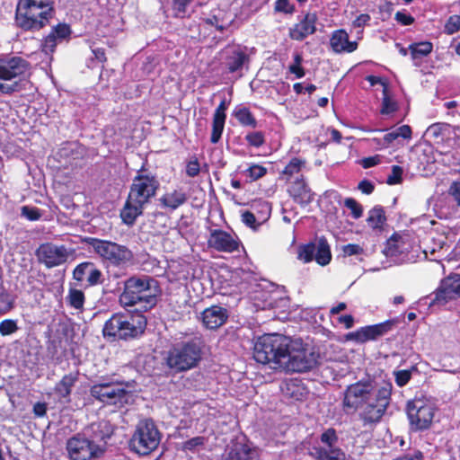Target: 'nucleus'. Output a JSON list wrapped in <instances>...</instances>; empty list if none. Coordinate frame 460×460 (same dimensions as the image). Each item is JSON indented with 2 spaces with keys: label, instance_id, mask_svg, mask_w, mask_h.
I'll list each match as a JSON object with an SVG mask.
<instances>
[{
  "label": "nucleus",
  "instance_id": "f257e3e1",
  "mask_svg": "<svg viewBox=\"0 0 460 460\" xmlns=\"http://www.w3.org/2000/svg\"><path fill=\"white\" fill-rule=\"evenodd\" d=\"M107 420L92 423L84 433H77L66 440V449L70 460H96L106 450V439L112 434Z\"/></svg>",
  "mask_w": 460,
  "mask_h": 460
},
{
  "label": "nucleus",
  "instance_id": "f03ea898",
  "mask_svg": "<svg viewBox=\"0 0 460 460\" xmlns=\"http://www.w3.org/2000/svg\"><path fill=\"white\" fill-rule=\"evenodd\" d=\"M159 183L155 177L137 175L133 180L127 201L120 212L122 221L132 226L143 214L145 206L155 195Z\"/></svg>",
  "mask_w": 460,
  "mask_h": 460
},
{
  "label": "nucleus",
  "instance_id": "7ed1b4c3",
  "mask_svg": "<svg viewBox=\"0 0 460 460\" xmlns=\"http://www.w3.org/2000/svg\"><path fill=\"white\" fill-rule=\"evenodd\" d=\"M54 13V0H19L15 21L26 31L45 27Z\"/></svg>",
  "mask_w": 460,
  "mask_h": 460
},
{
  "label": "nucleus",
  "instance_id": "20e7f679",
  "mask_svg": "<svg viewBox=\"0 0 460 460\" xmlns=\"http://www.w3.org/2000/svg\"><path fill=\"white\" fill-rule=\"evenodd\" d=\"M154 280L147 277H131L124 282V288L119 301L123 307L139 305L141 309L152 308L156 303V296L152 288Z\"/></svg>",
  "mask_w": 460,
  "mask_h": 460
},
{
  "label": "nucleus",
  "instance_id": "39448f33",
  "mask_svg": "<svg viewBox=\"0 0 460 460\" xmlns=\"http://www.w3.org/2000/svg\"><path fill=\"white\" fill-rule=\"evenodd\" d=\"M289 339L286 336L271 333L265 334L256 341L253 348V358L261 364H273L279 368L283 353L288 349Z\"/></svg>",
  "mask_w": 460,
  "mask_h": 460
},
{
  "label": "nucleus",
  "instance_id": "423d86ee",
  "mask_svg": "<svg viewBox=\"0 0 460 460\" xmlns=\"http://www.w3.org/2000/svg\"><path fill=\"white\" fill-rule=\"evenodd\" d=\"M392 388L390 382L377 381L359 414L365 424L376 423L381 420L390 403Z\"/></svg>",
  "mask_w": 460,
  "mask_h": 460
},
{
  "label": "nucleus",
  "instance_id": "0eeeda50",
  "mask_svg": "<svg viewBox=\"0 0 460 460\" xmlns=\"http://www.w3.org/2000/svg\"><path fill=\"white\" fill-rule=\"evenodd\" d=\"M146 321L143 315L113 314L104 324L103 335L118 339L135 338L143 333Z\"/></svg>",
  "mask_w": 460,
  "mask_h": 460
},
{
  "label": "nucleus",
  "instance_id": "6e6552de",
  "mask_svg": "<svg viewBox=\"0 0 460 460\" xmlns=\"http://www.w3.org/2000/svg\"><path fill=\"white\" fill-rule=\"evenodd\" d=\"M87 244L105 262L123 267L132 262L133 252L125 245L97 238H87Z\"/></svg>",
  "mask_w": 460,
  "mask_h": 460
},
{
  "label": "nucleus",
  "instance_id": "1a4fd4ad",
  "mask_svg": "<svg viewBox=\"0 0 460 460\" xmlns=\"http://www.w3.org/2000/svg\"><path fill=\"white\" fill-rule=\"evenodd\" d=\"M29 70V63L20 57L0 58V93L11 94L19 88L21 80Z\"/></svg>",
  "mask_w": 460,
  "mask_h": 460
},
{
  "label": "nucleus",
  "instance_id": "9d476101",
  "mask_svg": "<svg viewBox=\"0 0 460 460\" xmlns=\"http://www.w3.org/2000/svg\"><path fill=\"white\" fill-rule=\"evenodd\" d=\"M201 358V349L195 341L173 346L167 354V366L177 371H187L195 367Z\"/></svg>",
  "mask_w": 460,
  "mask_h": 460
},
{
  "label": "nucleus",
  "instance_id": "9b49d317",
  "mask_svg": "<svg viewBox=\"0 0 460 460\" xmlns=\"http://www.w3.org/2000/svg\"><path fill=\"white\" fill-rule=\"evenodd\" d=\"M279 368L286 372H305L308 371L316 364L314 353L301 348L296 342L289 340L288 349L280 358Z\"/></svg>",
  "mask_w": 460,
  "mask_h": 460
},
{
  "label": "nucleus",
  "instance_id": "f8f14e48",
  "mask_svg": "<svg viewBox=\"0 0 460 460\" xmlns=\"http://www.w3.org/2000/svg\"><path fill=\"white\" fill-rule=\"evenodd\" d=\"M160 433L152 420L140 421L130 439L131 448L139 455H148L158 447Z\"/></svg>",
  "mask_w": 460,
  "mask_h": 460
},
{
  "label": "nucleus",
  "instance_id": "ddd939ff",
  "mask_svg": "<svg viewBox=\"0 0 460 460\" xmlns=\"http://www.w3.org/2000/svg\"><path fill=\"white\" fill-rule=\"evenodd\" d=\"M435 411V403L425 397H416L407 403L408 419L415 429H428L432 422Z\"/></svg>",
  "mask_w": 460,
  "mask_h": 460
},
{
  "label": "nucleus",
  "instance_id": "4468645a",
  "mask_svg": "<svg viewBox=\"0 0 460 460\" xmlns=\"http://www.w3.org/2000/svg\"><path fill=\"white\" fill-rule=\"evenodd\" d=\"M376 380L358 381L349 385L345 392L342 401L343 409L346 411H355L358 409L362 410L367 400L371 396V393L376 385Z\"/></svg>",
  "mask_w": 460,
  "mask_h": 460
},
{
  "label": "nucleus",
  "instance_id": "2eb2a0df",
  "mask_svg": "<svg viewBox=\"0 0 460 460\" xmlns=\"http://www.w3.org/2000/svg\"><path fill=\"white\" fill-rule=\"evenodd\" d=\"M74 254V250L65 245L45 243L39 246L36 256L39 262L51 269L65 264Z\"/></svg>",
  "mask_w": 460,
  "mask_h": 460
},
{
  "label": "nucleus",
  "instance_id": "dca6fc26",
  "mask_svg": "<svg viewBox=\"0 0 460 460\" xmlns=\"http://www.w3.org/2000/svg\"><path fill=\"white\" fill-rule=\"evenodd\" d=\"M91 394L97 400L113 405H122L128 402L129 393L122 384L101 382L91 387Z\"/></svg>",
  "mask_w": 460,
  "mask_h": 460
},
{
  "label": "nucleus",
  "instance_id": "f3484780",
  "mask_svg": "<svg viewBox=\"0 0 460 460\" xmlns=\"http://www.w3.org/2000/svg\"><path fill=\"white\" fill-rule=\"evenodd\" d=\"M220 60L229 73L238 72L249 63L248 49L242 45H228L220 52Z\"/></svg>",
  "mask_w": 460,
  "mask_h": 460
},
{
  "label": "nucleus",
  "instance_id": "a211bd4d",
  "mask_svg": "<svg viewBox=\"0 0 460 460\" xmlns=\"http://www.w3.org/2000/svg\"><path fill=\"white\" fill-rule=\"evenodd\" d=\"M412 247L409 234L396 233L386 241L384 253L395 262H403L409 260L408 254Z\"/></svg>",
  "mask_w": 460,
  "mask_h": 460
},
{
  "label": "nucleus",
  "instance_id": "6ab92c4d",
  "mask_svg": "<svg viewBox=\"0 0 460 460\" xmlns=\"http://www.w3.org/2000/svg\"><path fill=\"white\" fill-rule=\"evenodd\" d=\"M241 242L235 234H232L221 229L210 231L208 238V247L220 252L231 253L238 251Z\"/></svg>",
  "mask_w": 460,
  "mask_h": 460
},
{
  "label": "nucleus",
  "instance_id": "aec40b11",
  "mask_svg": "<svg viewBox=\"0 0 460 460\" xmlns=\"http://www.w3.org/2000/svg\"><path fill=\"white\" fill-rule=\"evenodd\" d=\"M392 321H385L373 325H367L361 327L355 332L347 334V340L355 341L359 343H364L368 341H374L387 333L393 327Z\"/></svg>",
  "mask_w": 460,
  "mask_h": 460
},
{
  "label": "nucleus",
  "instance_id": "412c9836",
  "mask_svg": "<svg viewBox=\"0 0 460 460\" xmlns=\"http://www.w3.org/2000/svg\"><path fill=\"white\" fill-rule=\"evenodd\" d=\"M460 297V274H450L441 280L436 292L435 301L446 303L448 300Z\"/></svg>",
  "mask_w": 460,
  "mask_h": 460
},
{
  "label": "nucleus",
  "instance_id": "4be33fe9",
  "mask_svg": "<svg viewBox=\"0 0 460 460\" xmlns=\"http://www.w3.org/2000/svg\"><path fill=\"white\" fill-rule=\"evenodd\" d=\"M317 16L315 13H309L296 24L289 30V37L294 40H303L309 35L314 33L316 30Z\"/></svg>",
  "mask_w": 460,
  "mask_h": 460
},
{
  "label": "nucleus",
  "instance_id": "5701e85b",
  "mask_svg": "<svg viewBox=\"0 0 460 460\" xmlns=\"http://www.w3.org/2000/svg\"><path fill=\"white\" fill-rule=\"evenodd\" d=\"M330 46L335 53H351L358 48L356 41H350L345 30L334 31L330 38Z\"/></svg>",
  "mask_w": 460,
  "mask_h": 460
},
{
  "label": "nucleus",
  "instance_id": "b1692460",
  "mask_svg": "<svg viewBox=\"0 0 460 460\" xmlns=\"http://www.w3.org/2000/svg\"><path fill=\"white\" fill-rule=\"evenodd\" d=\"M228 317L226 309L213 305L205 309L202 313L203 324L208 329H217L222 326Z\"/></svg>",
  "mask_w": 460,
  "mask_h": 460
},
{
  "label": "nucleus",
  "instance_id": "393cba45",
  "mask_svg": "<svg viewBox=\"0 0 460 460\" xmlns=\"http://www.w3.org/2000/svg\"><path fill=\"white\" fill-rule=\"evenodd\" d=\"M288 192L293 199L302 206L309 204L314 199V193L304 179H298L292 182Z\"/></svg>",
  "mask_w": 460,
  "mask_h": 460
},
{
  "label": "nucleus",
  "instance_id": "a878e982",
  "mask_svg": "<svg viewBox=\"0 0 460 460\" xmlns=\"http://www.w3.org/2000/svg\"><path fill=\"white\" fill-rule=\"evenodd\" d=\"M281 392L284 397L295 401L302 400L306 394L305 388L301 382L296 379H289L283 382L281 385Z\"/></svg>",
  "mask_w": 460,
  "mask_h": 460
},
{
  "label": "nucleus",
  "instance_id": "bb28decb",
  "mask_svg": "<svg viewBox=\"0 0 460 460\" xmlns=\"http://www.w3.org/2000/svg\"><path fill=\"white\" fill-rule=\"evenodd\" d=\"M261 209L263 211V215L256 217L253 213L250 211H245L242 213V222L251 227L253 230H256L258 226L261 225L262 222L268 219L270 214V206L268 202H261Z\"/></svg>",
  "mask_w": 460,
  "mask_h": 460
},
{
  "label": "nucleus",
  "instance_id": "cd10ccee",
  "mask_svg": "<svg viewBox=\"0 0 460 460\" xmlns=\"http://www.w3.org/2000/svg\"><path fill=\"white\" fill-rule=\"evenodd\" d=\"M186 200L187 195L182 190H173L166 192L160 199L161 205L171 210H175L183 205Z\"/></svg>",
  "mask_w": 460,
  "mask_h": 460
},
{
  "label": "nucleus",
  "instance_id": "c85d7f7f",
  "mask_svg": "<svg viewBox=\"0 0 460 460\" xmlns=\"http://www.w3.org/2000/svg\"><path fill=\"white\" fill-rule=\"evenodd\" d=\"M386 217L382 207H374L367 213V223L369 228L378 233L384 228Z\"/></svg>",
  "mask_w": 460,
  "mask_h": 460
},
{
  "label": "nucleus",
  "instance_id": "c756f323",
  "mask_svg": "<svg viewBox=\"0 0 460 460\" xmlns=\"http://www.w3.org/2000/svg\"><path fill=\"white\" fill-rule=\"evenodd\" d=\"M432 49L433 45L429 41L412 43L409 46L411 59L416 66L419 65V61L429 55L432 52Z\"/></svg>",
  "mask_w": 460,
  "mask_h": 460
},
{
  "label": "nucleus",
  "instance_id": "7c9ffc66",
  "mask_svg": "<svg viewBox=\"0 0 460 460\" xmlns=\"http://www.w3.org/2000/svg\"><path fill=\"white\" fill-rule=\"evenodd\" d=\"M315 246L316 252L314 260L316 262L322 266L329 264L332 260V253L327 241L324 238H321L318 240L317 243H315Z\"/></svg>",
  "mask_w": 460,
  "mask_h": 460
},
{
  "label": "nucleus",
  "instance_id": "2f4dec72",
  "mask_svg": "<svg viewBox=\"0 0 460 460\" xmlns=\"http://www.w3.org/2000/svg\"><path fill=\"white\" fill-rule=\"evenodd\" d=\"M316 460H345V455L340 448L314 447Z\"/></svg>",
  "mask_w": 460,
  "mask_h": 460
},
{
  "label": "nucleus",
  "instance_id": "473e14b6",
  "mask_svg": "<svg viewBox=\"0 0 460 460\" xmlns=\"http://www.w3.org/2000/svg\"><path fill=\"white\" fill-rule=\"evenodd\" d=\"M77 381V374L70 373L62 377V379L56 385L55 390L61 397H68L71 394L72 387Z\"/></svg>",
  "mask_w": 460,
  "mask_h": 460
},
{
  "label": "nucleus",
  "instance_id": "72a5a7b5",
  "mask_svg": "<svg viewBox=\"0 0 460 460\" xmlns=\"http://www.w3.org/2000/svg\"><path fill=\"white\" fill-rule=\"evenodd\" d=\"M456 234H454L451 230H448L447 233H444L443 234H438V237L434 238L435 247H432L430 250V253L433 254L437 251H440L444 248L448 250L451 247V244L455 242Z\"/></svg>",
  "mask_w": 460,
  "mask_h": 460
},
{
  "label": "nucleus",
  "instance_id": "f704fd0d",
  "mask_svg": "<svg viewBox=\"0 0 460 460\" xmlns=\"http://www.w3.org/2000/svg\"><path fill=\"white\" fill-rule=\"evenodd\" d=\"M315 252V243H310L300 245L297 248V259L304 263H308L314 259Z\"/></svg>",
  "mask_w": 460,
  "mask_h": 460
},
{
  "label": "nucleus",
  "instance_id": "c9c22d12",
  "mask_svg": "<svg viewBox=\"0 0 460 460\" xmlns=\"http://www.w3.org/2000/svg\"><path fill=\"white\" fill-rule=\"evenodd\" d=\"M234 116L243 126L255 128L257 125L256 119L247 108L243 107L235 110Z\"/></svg>",
  "mask_w": 460,
  "mask_h": 460
},
{
  "label": "nucleus",
  "instance_id": "e433bc0d",
  "mask_svg": "<svg viewBox=\"0 0 460 460\" xmlns=\"http://www.w3.org/2000/svg\"><path fill=\"white\" fill-rule=\"evenodd\" d=\"M14 308V299L4 288L0 290V315L11 312Z\"/></svg>",
  "mask_w": 460,
  "mask_h": 460
},
{
  "label": "nucleus",
  "instance_id": "4c0bfd02",
  "mask_svg": "<svg viewBox=\"0 0 460 460\" xmlns=\"http://www.w3.org/2000/svg\"><path fill=\"white\" fill-rule=\"evenodd\" d=\"M293 63L289 65L288 71L295 75L296 78H302L305 76V69L302 66L303 56L299 52H295L293 55Z\"/></svg>",
  "mask_w": 460,
  "mask_h": 460
},
{
  "label": "nucleus",
  "instance_id": "58836bf2",
  "mask_svg": "<svg viewBox=\"0 0 460 460\" xmlns=\"http://www.w3.org/2000/svg\"><path fill=\"white\" fill-rule=\"evenodd\" d=\"M449 125L447 123H434L430 125L427 130L426 134L428 137H432L434 139H438L445 135V133L448 132Z\"/></svg>",
  "mask_w": 460,
  "mask_h": 460
},
{
  "label": "nucleus",
  "instance_id": "ea45409f",
  "mask_svg": "<svg viewBox=\"0 0 460 460\" xmlns=\"http://www.w3.org/2000/svg\"><path fill=\"white\" fill-rule=\"evenodd\" d=\"M384 97H383V102H382V108H381V113L384 115H389L394 113L398 106L396 102L392 100L388 95V90L387 86L384 87Z\"/></svg>",
  "mask_w": 460,
  "mask_h": 460
},
{
  "label": "nucleus",
  "instance_id": "a19ab883",
  "mask_svg": "<svg viewBox=\"0 0 460 460\" xmlns=\"http://www.w3.org/2000/svg\"><path fill=\"white\" fill-rule=\"evenodd\" d=\"M19 330L18 321L14 319H4L0 322V334L4 337L12 335Z\"/></svg>",
  "mask_w": 460,
  "mask_h": 460
},
{
  "label": "nucleus",
  "instance_id": "79ce46f5",
  "mask_svg": "<svg viewBox=\"0 0 460 460\" xmlns=\"http://www.w3.org/2000/svg\"><path fill=\"white\" fill-rule=\"evenodd\" d=\"M225 121L226 119H222L218 117H213L212 132L210 137L211 143L217 144L220 140L225 127Z\"/></svg>",
  "mask_w": 460,
  "mask_h": 460
},
{
  "label": "nucleus",
  "instance_id": "37998d69",
  "mask_svg": "<svg viewBox=\"0 0 460 460\" xmlns=\"http://www.w3.org/2000/svg\"><path fill=\"white\" fill-rule=\"evenodd\" d=\"M244 173L251 181H257L267 173V168L252 164L245 170Z\"/></svg>",
  "mask_w": 460,
  "mask_h": 460
},
{
  "label": "nucleus",
  "instance_id": "c03bdc74",
  "mask_svg": "<svg viewBox=\"0 0 460 460\" xmlns=\"http://www.w3.org/2000/svg\"><path fill=\"white\" fill-rule=\"evenodd\" d=\"M67 299L71 306L79 309L84 305V295L81 290L70 289Z\"/></svg>",
  "mask_w": 460,
  "mask_h": 460
},
{
  "label": "nucleus",
  "instance_id": "a18cd8bd",
  "mask_svg": "<svg viewBox=\"0 0 460 460\" xmlns=\"http://www.w3.org/2000/svg\"><path fill=\"white\" fill-rule=\"evenodd\" d=\"M460 31V15L454 14L448 17L444 26V32L452 35Z\"/></svg>",
  "mask_w": 460,
  "mask_h": 460
},
{
  "label": "nucleus",
  "instance_id": "49530a36",
  "mask_svg": "<svg viewBox=\"0 0 460 460\" xmlns=\"http://www.w3.org/2000/svg\"><path fill=\"white\" fill-rule=\"evenodd\" d=\"M338 438L333 429H328L321 435V442L326 448H338L335 447Z\"/></svg>",
  "mask_w": 460,
  "mask_h": 460
},
{
  "label": "nucleus",
  "instance_id": "de8ad7c7",
  "mask_svg": "<svg viewBox=\"0 0 460 460\" xmlns=\"http://www.w3.org/2000/svg\"><path fill=\"white\" fill-rule=\"evenodd\" d=\"M344 206L350 210L351 216L358 219L363 215L362 206L354 199L347 198L344 200Z\"/></svg>",
  "mask_w": 460,
  "mask_h": 460
},
{
  "label": "nucleus",
  "instance_id": "09e8293b",
  "mask_svg": "<svg viewBox=\"0 0 460 460\" xmlns=\"http://www.w3.org/2000/svg\"><path fill=\"white\" fill-rule=\"evenodd\" d=\"M91 269V262L85 261L78 264L73 271V277L75 280L83 282Z\"/></svg>",
  "mask_w": 460,
  "mask_h": 460
},
{
  "label": "nucleus",
  "instance_id": "8fccbe9b",
  "mask_svg": "<svg viewBox=\"0 0 460 460\" xmlns=\"http://www.w3.org/2000/svg\"><path fill=\"white\" fill-rule=\"evenodd\" d=\"M102 273L98 270L93 263L91 262V269L88 271L86 282L88 286H95L101 283Z\"/></svg>",
  "mask_w": 460,
  "mask_h": 460
},
{
  "label": "nucleus",
  "instance_id": "3c124183",
  "mask_svg": "<svg viewBox=\"0 0 460 460\" xmlns=\"http://www.w3.org/2000/svg\"><path fill=\"white\" fill-rule=\"evenodd\" d=\"M402 172L403 170L401 166L393 165L392 172L387 177L386 183L389 185H395L401 183L402 181Z\"/></svg>",
  "mask_w": 460,
  "mask_h": 460
},
{
  "label": "nucleus",
  "instance_id": "603ef678",
  "mask_svg": "<svg viewBox=\"0 0 460 460\" xmlns=\"http://www.w3.org/2000/svg\"><path fill=\"white\" fill-rule=\"evenodd\" d=\"M192 2V0H172V10L174 16L183 17L186 13L187 6Z\"/></svg>",
  "mask_w": 460,
  "mask_h": 460
},
{
  "label": "nucleus",
  "instance_id": "864d4df0",
  "mask_svg": "<svg viewBox=\"0 0 460 460\" xmlns=\"http://www.w3.org/2000/svg\"><path fill=\"white\" fill-rule=\"evenodd\" d=\"M303 164L304 162L302 160L298 158H293L283 170V174L292 176L301 170Z\"/></svg>",
  "mask_w": 460,
  "mask_h": 460
},
{
  "label": "nucleus",
  "instance_id": "5fc2aeb1",
  "mask_svg": "<svg viewBox=\"0 0 460 460\" xmlns=\"http://www.w3.org/2000/svg\"><path fill=\"white\" fill-rule=\"evenodd\" d=\"M70 32L71 31L68 25L60 23L53 28L50 33L55 34V38L58 40H62L66 39L70 35Z\"/></svg>",
  "mask_w": 460,
  "mask_h": 460
},
{
  "label": "nucleus",
  "instance_id": "6e6d98bb",
  "mask_svg": "<svg viewBox=\"0 0 460 460\" xmlns=\"http://www.w3.org/2000/svg\"><path fill=\"white\" fill-rule=\"evenodd\" d=\"M58 40L55 38V34L49 33L43 40L41 44L42 51L46 54L52 53L58 43Z\"/></svg>",
  "mask_w": 460,
  "mask_h": 460
},
{
  "label": "nucleus",
  "instance_id": "4d7b16f0",
  "mask_svg": "<svg viewBox=\"0 0 460 460\" xmlns=\"http://www.w3.org/2000/svg\"><path fill=\"white\" fill-rule=\"evenodd\" d=\"M395 383L398 386H404L411 377V370H398L394 372Z\"/></svg>",
  "mask_w": 460,
  "mask_h": 460
},
{
  "label": "nucleus",
  "instance_id": "13d9d810",
  "mask_svg": "<svg viewBox=\"0 0 460 460\" xmlns=\"http://www.w3.org/2000/svg\"><path fill=\"white\" fill-rule=\"evenodd\" d=\"M295 10L294 4L289 0H277L275 3V11L284 13H292Z\"/></svg>",
  "mask_w": 460,
  "mask_h": 460
},
{
  "label": "nucleus",
  "instance_id": "bf43d9fd",
  "mask_svg": "<svg viewBox=\"0 0 460 460\" xmlns=\"http://www.w3.org/2000/svg\"><path fill=\"white\" fill-rule=\"evenodd\" d=\"M200 172V164L197 158L190 159L186 164V174L189 177H196Z\"/></svg>",
  "mask_w": 460,
  "mask_h": 460
},
{
  "label": "nucleus",
  "instance_id": "052dcab7",
  "mask_svg": "<svg viewBox=\"0 0 460 460\" xmlns=\"http://www.w3.org/2000/svg\"><path fill=\"white\" fill-rule=\"evenodd\" d=\"M245 138L251 146L255 147H259L264 143V137L261 132H252Z\"/></svg>",
  "mask_w": 460,
  "mask_h": 460
},
{
  "label": "nucleus",
  "instance_id": "680f3d73",
  "mask_svg": "<svg viewBox=\"0 0 460 460\" xmlns=\"http://www.w3.org/2000/svg\"><path fill=\"white\" fill-rule=\"evenodd\" d=\"M364 252L363 248L359 244L349 243L342 246V252L345 256H352L362 254Z\"/></svg>",
  "mask_w": 460,
  "mask_h": 460
},
{
  "label": "nucleus",
  "instance_id": "e2e57ef3",
  "mask_svg": "<svg viewBox=\"0 0 460 460\" xmlns=\"http://www.w3.org/2000/svg\"><path fill=\"white\" fill-rule=\"evenodd\" d=\"M22 215L31 221L38 220L41 217V214L38 208L27 206L22 207Z\"/></svg>",
  "mask_w": 460,
  "mask_h": 460
},
{
  "label": "nucleus",
  "instance_id": "0e129e2a",
  "mask_svg": "<svg viewBox=\"0 0 460 460\" xmlns=\"http://www.w3.org/2000/svg\"><path fill=\"white\" fill-rule=\"evenodd\" d=\"M381 161H382V156L379 155H376L373 156L363 158L360 161V164L362 165L363 168L367 169V168H370V167L379 164L381 163Z\"/></svg>",
  "mask_w": 460,
  "mask_h": 460
},
{
  "label": "nucleus",
  "instance_id": "69168bd1",
  "mask_svg": "<svg viewBox=\"0 0 460 460\" xmlns=\"http://www.w3.org/2000/svg\"><path fill=\"white\" fill-rule=\"evenodd\" d=\"M204 441L205 439L203 437L192 438L184 443L183 448L186 450H194L196 447L202 446Z\"/></svg>",
  "mask_w": 460,
  "mask_h": 460
},
{
  "label": "nucleus",
  "instance_id": "338daca9",
  "mask_svg": "<svg viewBox=\"0 0 460 460\" xmlns=\"http://www.w3.org/2000/svg\"><path fill=\"white\" fill-rule=\"evenodd\" d=\"M395 20L402 24V25H410L413 22L414 19L411 14L406 13L405 11L402 12H397L395 13Z\"/></svg>",
  "mask_w": 460,
  "mask_h": 460
},
{
  "label": "nucleus",
  "instance_id": "774afa93",
  "mask_svg": "<svg viewBox=\"0 0 460 460\" xmlns=\"http://www.w3.org/2000/svg\"><path fill=\"white\" fill-rule=\"evenodd\" d=\"M448 193L460 207V181H454L449 187Z\"/></svg>",
  "mask_w": 460,
  "mask_h": 460
}]
</instances>
